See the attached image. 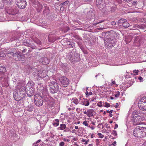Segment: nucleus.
Here are the masks:
<instances>
[{"label": "nucleus", "instance_id": "f257e3e1", "mask_svg": "<svg viewBox=\"0 0 146 146\" xmlns=\"http://www.w3.org/2000/svg\"><path fill=\"white\" fill-rule=\"evenodd\" d=\"M133 135L138 138L146 137V127L137 126L133 130Z\"/></svg>", "mask_w": 146, "mask_h": 146}, {"label": "nucleus", "instance_id": "f03ea898", "mask_svg": "<svg viewBox=\"0 0 146 146\" xmlns=\"http://www.w3.org/2000/svg\"><path fill=\"white\" fill-rule=\"evenodd\" d=\"M50 86V90L52 93H56L59 89L58 83L55 81H52L48 83Z\"/></svg>", "mask_w": 146, "mask_h": 146}, {"label": "nucleus", "instance_id": "7ed1b4c3", "mask_svg": "<svg viewBox=\"0 0 146 146\" xmlns=\"http://www.w3.org/2000/svg\"><path fill=\"white\" fill-rule=\"evenodd\" d=\"M25 88L24 86L21 87L19 90H17L15 95L20 100L23 99L25 96Z\"/></svg>", "mask_w": 146, "mask_h": 146}, {"label": "nucleus", "instance_id": "20e7f679", "mask_svg": "<svg viewBox=\"0 0 146 146\" xmlns=\"http://www.w3.org/2000/svg\"><path fill=\"white\" fill-rule=\"evenodd\" d=\"M28 96L31 97L33 95L34 88L31 82H29L27 84L25 88Z\"/></svg>", "mask_w": 146, "mask_h": 146}, {"label": "nucleus", "instance_id": "39448f33", "mask_svg": "<svg viewBox=\"0 0 146 146\" xmlns=\"http://www.w3.org/2000/svg\"><path fill=\"white\" fill-rule=\"evenodd\" d=\"M9 56L11 57L13 56L14 57V59L16 61H24L25 59V56L22 54L20 53L19 54L14 53L13 52H11L8 54Z\"/></svg>", "mask_w": 146, "mask_h": 146}, {"label": "nucleus", "instance_id": "423d86ee", "mask_svg": "<svg viewBox=\"0 0 146 146\" xmlns=\"http://www.w3.org/2000/svg\"><path fill=\"white\" fill-rule=\"evenodd\" d=\"M140 109L143 111H146V97H143L140 99L138 104Z\"/></svg>", "mask_w": 146, "mask_h": 146}, {"label": "nucleus", "instance_id": "0eeeda50", "mask_svg": "<svg viewBox=\"0 0 146 146\" xmlns=\"http://www.w3.org/2000/svg\"><path fill=\"white\" fill-rule=\"evenodd\" d=\"M43 99L39 94H37L34 96V102L35 104L38 107L42 106L43 104Z\"/></svg>", "mask_w": 146, "mask_h": 146}, {"label": "nucleus", "instance_id": "6e6552de", "mask_svg": "<svg viewBox=\"0 0 146 146\" xmlns=\"http://www.w3.org/2000/svg\"><path fill=\"white\" fill-rule=\"evenodd\" d=\"M59 80L62 86L66 87L69 84V80L68 78L64 76L59 77Z\"/></svg>", "mask_w": 146, "mask_h": 146}, {"label": "nucleus", "instance_id": "1a4fd4ad", "mask_svg": "<svg viewBox=\"0 0 146 146\" xmlns=\"http://www.w3.org/2000/svg\"><path fill=\"white\" fill-rule=\"evenodd\" d=\"M132 115L135 117H138L142 119V120L146 119V115L145 114L139 110H135L133 112Z\"/></svg>", "mask_w": 146, "mask_h": 146}, {"label": "nucleus", "instance_id": "9d476101", "mask_svg": "<svg viewBox=\"0 0 146 146\" xmlns=\"http://www.w3.org/2000/svg\"><path fill=\"white\" fill-rule=\"evenodd\" d=\"M16 4L21 9H24L26 7L27 3L25 0H17Z\"/></svg>", "mask_w": 146, "mask_h": 146}, {"label": "nucleus", "instance_id": "9b49d317", "mask_svg": "<svg viewBox=\"0 0 146 146\" xmlns=\"http://www.w3.org/2000/svg\"><path fill=\"white\" fill-rule=\"evenodd\" d=\"M132 117L133 120V123L134 125H137L141 124V121L142 119L138 117H135L132 115Z\"/></svg>", "mask_w": 146, "mask_h": 146}, {"label": "nucleus", "instance_id": "f8f14e48", "mask_svg": "<svg viewBox=\"0 0 146 146\" xmlns=\"http://www.w3.org/2000/svg\"><path fill=\"white\" fill-rule=\"evenodd\" d=\"M143 26L145 27L146 26L144 24H143L142 25L135 24L133 25V26H131L130 28L131 30H135L139 28L142 29Z\"/></svg>", "mask_w": 146, "mask_h": 146}, {"label": "nucleus", "instance_id": "ddd939ff", "mask_svg": "<svg viewBox=\"0 0 146 146\" xmlns=\"http://www.w3.org/2000/svg\"><path fill=\"white\" fill-rule=\"evenodd\" d=\"M7 12L10 15H15L17 13V11L16 9L11 8L7 10Z\"/></svg>", "mask_w": 146, "mask_h": 146}, {"label": "nucleus", "instance_id": "4468645a", "mask_svg": "<svg viewBox=\"0 0 146 146\" xmlns=\"http://www.w3.org/2000/svg\"><path fill=\"white\" fill-rule=\"evenodd\" d=\"M40 61L43 64H46L49 63L48 58L45 57L41 58L40 60Z\"/></svg>", "mask_w": 146, "mask_h": 146}, {"label": "nucleus", "instance_id": "2eb2a0df", "mask_svg": "<svg viewBox=\"0 0 146 146\" xmlns=\"http://www.w3.org/2000/svg\"><path fill=\"white\" fill-rule=\"evenodd\" d=\"M66 128V125L64 124H61L60 125V127H58L57 128L58 129H60L61 130H64V132L68 131L69 130L68 129V130H66L65 129Z\"/></svg>", "mask_w": 146, "mask_h": 146}, {"label": "nucleus", "instance_id": "dca6fc26", "mask_svg": "<svg viewBox=\"0 0 146 146\" xmlns=\"http://www.w3.org/2000/svg\"><path fill=\"white\" fill-rule=\"evenodd\" d=\"M47 74L45 72H40L37 74V76L39 78H44L46 76Z\"/></svg>", "mask_w": 146, "mask_h": 146}, {"label": "nucleus", "instance_id": "f3484780", "mask_svg": "<svg viewBox=\"0 0 146 146\" xmlns=\"http://www.w3.org/2000/svg\"><path fill=\"white\" fill-rule=\"evenodd\" d=\"M104 0H96V4L98 8H100L102 6Z\"/></svg>", "mask_w": 146, "mask_h": 146}, {"label": "nucleus", "instance_id": "a211bd4d", "mask_svg": "<svg viewBox=\"0 0 146 146\" xmlns=\"http://www.w3.org/2000/svg\"><path fill=\"white\" fill-rule=\"evenodd\" d=\"M94 111V110L92 109L87 110V116L89 117H92L93 115Z\"/></svg>", "mask_w": 146, "mask_h": 146}, {"label": "nucleus", "instance_id": "6ab92c4d", "mask_svg": "<svg viewBox=\"0 0 146 146\" xmlns=\"http://www.w3.org/2000/svg\"><path fill=\"white\" fill-rule=\"evenodd\" d=\"M122 21H124L122 23L123 26L125 28H127L129 26V24L125 20H121Z\"/></svg>", "mask_w": 146, "mask_h": 146}, {"label": "nucleus", "instance_id": "aec40b11", "mask_svg": "<svg viewBox=\"0 0 146 146\" xmlns=\"http://www.w3.org/2000/svg\"><path fill=\"white\" fill-rule=\"evenodd\" d=\"M59 120L58 119H56L53 121L52 125L55 127H56L59 125Z\"/></svg>", "mask_w": 146, "mask_h": 146}, {"label": "nucleus", "instance_id": "412c9836", "mask_svg": "<svg viewBox=\"0 0 146 146\" xmlns=\"http://www.w3.org/2000/svg\"><path fill=\"white\" fill-rule=\"evenodd\" d=\"M90 103L89 100L87 99H84L83 102V105L85 106H88L89 105Z\"/></svg>", "mask_w": 146, "mask_h": 146}, {"label": "nucleus", "instance_id": "4be33fe9", "mask_svg": "<svg viewBox=\"0 0 146 146\" xmlns=\"http://www.w3.org/2000/svg\"><path fill=\"white\" fill-rule=\"evenodd\" d=\"M33 106L32 105H28V107L27 108V110L29 111H32L33 110Z\"/></svg>", "mask_w": 146, "mask_h": 146}, {"label": "nucleus", "instance_id": "5701e85b", "mask_svg": "<svg viewBox=\"0 0 146 146\" xmlns=\"http://www.w3.org/2000/svg\"><path fill=\"white\" fill-rule=\"evenodd\" d=\"M91 125H95V123L94 122H92L90 124L91 126L89 125L88 126V127L90 128L92 130H94L95 128V126H92Z\"/></svg>", "mask_w": 146, "mask_h": 146}, {"label": "nucleus", "instance_id": "b1692460", "mask_svg": "<svg viewBox=\"0 0 146 146\" xmlns=\"http://www.w3.org/2000/svg\"><path fill=\"white\" fill-rule=\"evenodd\" d=\"M89 122V121L85 120L83 121V124L85 126H86V127H88V122Z\"/></svg>", "mask_w": 146, "mask_h": 146}, {"label": "nucleus", "instance_id": "393cba45", "mask_svg": "<svg viewBox=\"0 0 146 146\" xmlns=\"http://www.w3.org/2000/svg\"><path fill=\"white\" fill-rule=\"evenodd\" d=\"M5 68L4 67H1L0 68V72H4L6 71Z\"/></svg>", "mask_w": 146, "mask_h": 146}, {"label": "nucleus", "instance_id": "a878e982", "mask_svg": "<svg viewBox=\"0 0 146 146\" xmlns=\"http://www.w3.org/2000/svg\"><path fill=\"white\" fill-rule=\"evenodd\" d=\"M102 103L103 102L102 101L99 102L97 104V105L98 106L101 107L103 106Z\"/></svg>", "mask_w": 146, "mask_h": 146}, {"label": "nucleus", "instance_id": "bb28decb", "mask_svg": "<svg viewBox=\"0 0 146 146\" xmlns=\"http://www.w3.org/2000/svg\"><path fill=\"white\" fill-rule=\"evenodd\" d=\"M73 102L75 104L77 105L79 103L78 100L77 98H75L73 100Z\"/></svg>", "mask_w": 146, "mask_h": 146}, {"label": "nucleus", "instance_id": "cd10ccee", "mask_svg": "<svg viewBox=\"0 0 146 146\" xmlns=\"http://www.w3.org/2000/svg\"><path fill=\"white\" fill-rule=\"evenodd\" d=\"M139 72V71L138 70H134L133 71V73H134V74H133L135 75H136L138 74V73Z\"/></svg>", "mask_w": 146, "mask_h": 146}, {"label": "nucleus", "instance_id": "c85d7f7f", "mask_svg": "<svg viewBox=\"0 0 146 146\" xmlns=\"http://www.w3.org/2000/svg\"><path fill=\"white\" fill-rule=\"evenodd\" d=\"M105 106L104 107L106 108H108L110 107V104L109 103H107V102H106L105 103Z\"/></svg>", "mask_w": 146, "mask_h": 146}, {"label": "nucleus", "instance_id": "c756f323", "mask_svg": "<svg viewBox=\"0 0 146 146\" xmlns=\"http://www.w3.org/2000/svg\"><path fill=\"white\" fill-rule=\"evenodd\" d=\"M69 3V1H66L64 3H62L61 4L62 5H67Z\"/></svg>", "mask_w": 146, "mask_h": 146}, {"label": "nucleus", "instance_id": "7c9ffc66", "mask_svg": "<svg viewBox=\"0 0 146 146\" xmlns=\"http://www.w3.org/2000/svg\"><path fill=\"white\" fill-rule=\"evenodd\" d=\"M120 95V92L119 91L117 92L115 95V96L116 98H118Z\"/></svg>", "mask_w": 146, "mask_h": 146}, {"label": "nucleus", "instance_id": "2f4dec72", "mask_svg": "<svg viewBox=\"0 0 146 146\" xmlns=\"http://www.w3.org/2000/svg\"><path fill=\"white\" fill-rule=\"evenodd\" d=\"M35 42L38 45H40L41 44V41L38 39L35 40Z\"/></svg>", "mask_w": 146, "mask_h": 146}, {"label": "nucleus", "instance_id": "473e14b6", "mask_svg": "<svg viewBox=\"0 0 146 146\" xmlns=\"http://www.w3.org/2000/svg\"><path fill=\"white\" fill-rule=\"evenodd\" d=\"M111 38H107V40H108L110 42H110L111 41V42H112V40H113L114 39V38L113 37H111Z\"/></svg>", "mask_w": 146, "mask_h": 146}, {"label": "nucleus", "instance_id": "72a5a7b5", "mask_svg": "<svg viewBox=\"0 0 146 146\" xmlns=\"http://www.w3.org/2000/svg\"><path fill=\"white\" fill-rule=\"evenodd\" d=\"M98 135L100 136L99 137L100 138H102L104 137V135H102V134L101 133H98Z\"/></svg>", "mask_w": 146, "mask_h": 146}, {"label": "nucleus", "instance_id": "f704fd0d", "mask_svg": "<svg viewBox=\"0 0 146 146\" xmlns=\"http://www.w3.org/2000/svg\"><path fill=\"white\" fill-rule=\"evenodd\" d=\"M141 21L142 22L146 23V18H142L141 19Z\"/></svg>", "mask_w": 146, "mask_h": 146}, {"label": "nucleus", "instance_id": "c9c22d12", "mask_svg": "<svg viewBox=\"0 0 146 146\" xmlns=\"http://www.w3.org/2000/svg\"><path fill=\"white\" fill-rule=\"evenodd\" d=\"M3 2H5L6 3H10L11 0H2Z\"/></svg>", "mask_w": 146, "mask_h": 146}, {"label": "nucleus", "instance_id": "e433bc0d", "mask_svg": "<svg viewBox=\"0 0 146 146\" xmlns=\"http://www.w3.org/2000/svg\"><path fill=\"white\" fill-rule=\"evenodd\" d=\"M112 134L114 136H116L117 135V132L115 130H113L112 132Z\"/></svg>", "mask_w": 146, "mask_h": 146}, {"label": "nucleus", "instance_id": "4c0bfd02", "mask_svg": "<svg viewBox=\"0 0 146 146\" xmlns=\"http://www.w3.org/2000/svg\"><path fill=\"white\" fill-rule=\"evenodd\" d=\"M65 143L63 141H62L59 144V146H64L65 145Z\"/></svg>", "mask_w": 146, "mask_h": 146}, {"label": "nucleus", "instance_id": "58836bf2", "mask_svg": "<svg viewBox=\"0 0 146 146\" xmlns=\"http://www.w3.org/2000/svg\"><path fill=\"white\" fill-rule=\"evenodd\" d=\"M48 105L50 107H53L54 106V103L53 102H51V104H49Z\"/></svg>", "mask_w": 146, "mask_h": 146}, {"label": "nucleus", "instance_id": "ea45409f", "mask_svg": "<svg viewBox=\"0 0 146 146\" xmlns=\"http://www.w3.org/2000/svg\"><path fill=\"white\" fill-rule=\"evenodd\" d=\"M138 79L141 82H142L143 81V78L140 76L138 77Z\"/></svg>", "mask_w": 146, "mask_h": 146}, {"label": "nucleus", "instance_id": "a19ab883", "mask_svg": "<svg viewBox=\"0 0 146 146\" xmlns=\"http://www.w3.org/2000/svg\"><path fill=\"white\" fill-rule=\"evenodd\" d=\"M5 56V54L2 52H0V56H3L4 57Z\"/></svg>", "mask_w": 146, "mask_h": 146}, {"label": "nucleus", "instance_id": "79ce46f5", "mask_svg": "<svg viewBox=\"0 0 146 146\" xmlns=\"http://www.w3.org/2000/svg\"><path fill=\"white\" fill-rule=\"evenodd\" d=\"M125 40L126 42V43H128L131 41V39H129V40L128 41H127V38H126L125 39Z\"/></svg>", "mask_w": 146, "mask_h": 146}, {"label": "nucleus", "instance_id": "37998d69", "mask_svg": "<svg viewBox=\"0 0 146 146\" xmlns=\"http://www.w3.org/2000/svg\"><path fill=\"white\" fill-rule=\"evenodd\" d=\"M23 44L24 45H25V46H30V44L27 42H24Z\"/></svg>", "mask_w": 146, "mask_h": 146}, {"label": "nucleus", "instance_id": "c03bdc74", "mask_svg": "<svg viewBox=\"0 0 146 146\" xmlns=\"http://www.w3.org/2000/svg\"><path fill=\"white\" fill-rule=\"evenodd\" d=\"M137 4V1H134L132 3V5H133L135 6Z\"/></svg>", "mask_w": 146, "mask_h": 146}, {"label": "nucleus", "instance_id": "a18cd8bd", "mask_svg": "<svg viewBox=\"0 0 146 146\" xmlns=\"http://www.w3.org/2000/svg\"><path fill=\"white\" fill-rule=\"evenodd\" d=\"M111 24L113 25H114L116 24V23L115 21H112L111 23Z\"/></svg>", "mask_w": 146, "mask_h": 146}, {"label": "nucleus", "instance_id": "49530a36", "mask_svg": "<svg viewBox=\"0 0 146 146\" xmlns=\"http://www.w3.org/2000/svg\"><path fill=\"white\" fill-rule=\"evenodd\" d=\"M118 127V125L117 124H115V126H114V129H116Z\"/></svg>", "mask_w": 146, "mask_h": 146}, {"label": "nucleus", "instance_id": "de8ad7c7", "mask_svg": "<svg viewBox=\"0 0 146 146\" xmlns=\"http://www.w3.org/2000/svg\"><path fill=\"white\" fill-rule=\"evenodd\" d=\"M89 139H88V140H86V142L84 143V145H87L88 143V142H89Z\"/></svg>", "mask_w": 146, "mask_h": 146}, {"label": "nucleus", "instance_id": "09e8293b", "mask_svg": "<svg viewBox=\"0 0 146 146\" xmlns=\"http://www.w3.org/2000/svg\"><path fill=\"white\" fill-rule=\"evenodd\" d=\"M3 6L2 4L0 3V9H2L3 8Z\"/></svg>", "mask_w": 146, "mask_h": 146}, {"label": "nucleus", "instance_id": "8fccbe9b", "mask_svg": "<svg viewBox=\"0 0 146 146\" xmlns=\"http://www.w3.org/2000/svg\"><path fill=\"white\" fill-rule=\"evenodd\" d=\"M123 1L126 2H129L131 1H132V0H123Z\"/></svg>", "mask_w": 146, "mask_h": 146}, {"label": "nucleus", "instance_id": "3c124183", "mask_svg": "<svg viewBox=\"0 0 146 146\" xmlns=\"http://www.w3.org/2000/svg\"><path fill=\"white\" fill-rule=\"evenodd\" d=\"M86 140L85 139H82L81 140V141L82 142H83V143L84 142V143L86 142Z\"/></svg>", "mask_w": 146, "mask_h": 146}, {"label": "nucleus", "instance_id": "603ef678", "mask_svg": "<svg viewBox=\"0 0 146 146\" xmlns=\"http://www.w3.org/2000/svg\"><path fill=\"white\" fill-rule=\"evenodd\" d=\"M76 130L75 129H73L72 131H71V132L72 133H75V132H76Z\"/></svg>", "mask_w": 146, "mask_h": 146}, {"label": "nucleus", "instance_id": "864d4df0", "mask_svg": "<svg viewBox=\"0 0 146 146\" xmlns=\"http://www.w3.org/2000/svg\"><path fill=\"white\" fill-rule=\"evenodd\" d=\"M93 94L92 93V92H90L88 93V96L89 95H92Z\"/></svg>", "mask_w": 146, "mask_h": 146}, {"label": "nucleus", "instance_id": "5fc2aeb1", "mask_svg": "<svg viewBox=\"0 0 146 146\" xmlns=\"http://www.w3.org/2000/svg\"><path fill=\"white\" fill-rule=\"evenodd\" d=\"M142 146H146V141L142 145Z\"/></svg>", "mask_w": 146, "mask_h": 146}, {"label": "nucleus", "instance_id": "6e6d98bb", "mask_svg": "<svg viewBox=\"0 0 146 146\" xmlns=\"http://www.w3.org/2000/svg\"><path fill=\"white\" fill-rule=\"evenodd\" d=\"M64 141H66L68 142H69V141H70V140H69V139H64Z\"/></svg>", "mask_w": 146, "mask_h": 146}, {"label": "nucleus", "instance_id": "4d7b16f0", "mask_svg": "<svg viewBox=\"0 0 146 146\" xmlns=\"http://www.w3.org/2000/svg\"><path fill=\"white\" fill-rule=\"evenodd\" d=\"M112 144H113L115 146L116 145V141H115L114 142H113Z\"/></svg>", "mask_w": 146, "mask_h": 146}, {"label": "nucleus", "instance_id": "13d9d810", "mask_svg": "<svg viewBox=\"0 0 146 146\" xmlns=\"http://www.w3.org/2000/svg\"><path fill=\"white\" fill-rule=\"evenodd\" d=\"M34 146H38V145L37 144V143L36 142V143H34Z\"/></svg>", "mask_w": 146, "mask_h": 146}, {"label": "nucleus", "instance_id": "bf43d9fd", "mask_svg": "<svg viewBox=\"0 0 146 146\" xmlns=\"http://www.w3.org/2000/svg\"><path fill=\"white\" fill-rule=\"evenodd\" d=\"M112 83L113 84H115V81H113L112 82Z\"/></svg>", "mask_w": 146, "mask_h": 146}, {"label": "nucleus", "instance_id": "052dcab7", "mask_svg": "<svg viewBox=\"0 0 146 146\" xmlns=\"http://www.w3.org/2000/svg\"><path fill=\"white\" fill-rule=\"evenodd\" d=\"M40 141H41V140L40 139H39L36 141V143H37L40 142Z\"/></svg>", "mask_w": 146, "mask_h": 146}, {"label": "nucleus", "instance_id": "680f3d73", "mask_svg": "<svg viewBox=\"0 0 146 146\" xmlns=\"http://www.w3.org/2000/svg\"><path fill=\"white\" fill-rule=\"evenodd\" d=\"M75 128L76 129H78V127L77 126H76L75 127Z\"/></svg>", "mask_w": 146, "mask_h": 146}, {"label": "nucleus", "instance_id": "e2e57ef3", "mask_svg": "<svg viewBox=\"0 0 146 146\" xmlns=\"http://www.w3.org/2000/svg\"><path fill=\"white\" fill-rule=\"evenodd\" d=\"M85 94H86V95L87 96H88V92L87 91L86 92V93Z\"/></svg>", "mask_w": 146, "mask_h": 146}, {"label": "nucleus", "instance_id": "0e129e2a", "mask_svg": "<svg viewBox=\"0 0 146 146\" xmlns=\"http://www.w3.org/2000/svg\"><path fill=\"white\" fill-rule=\"evenodd\" d=\"M83 113L84 114H86V115H87V111H84Z\"/></svg>", "mask_w": 146, "mask_h": 146}, {"label": "nucleus", "instance_id": "69168bd1", "mask_svg": "<svg viewBox=\"0 0 146 146\" xmlns=\"http://www.w3.org/2000/svg\"><path fill=\"white\" fill-rule=\"evenodd\" d=\"M109 116L110 117H111L113 116V114L111 113L110 114Z\"/></svg>", "mask_w": 146, "mask_h": 146}, {"label": "nucleus", "instance_id": "338daca9", "mask_svg": "<svg viewBox=\"0 0 146 146\" xmlns=\"http://www.w3.org/2000/svg\"><path fill=\"white\" fill-rule=\"evenodd\" d=\"M88 146H93V145L92 144H90L88 145Z\"/></svg>", "mask_w": 146, "mask_h": 146}, {"label": "nucleus", "instance_id": "774afa93", "mask_svg": "<svg viewBox=\"0 0 146 146\" xmlns=\"http://www.w3.org/2000/svg\"><path fill=\"white\" fill-rule=\"evenodd\" d=\"M109 146H115L113 144L110 145Z\"/></svg>", "mask_w": 146, "mask_h": 146}]
</instances>
